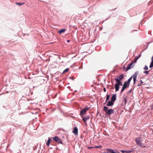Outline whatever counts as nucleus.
<instances>
[{
  "instance_id": "obj_1",
  "label": "nucleus",
  "mask_w": 153,
  "mask_h": 153,
  "mask_svg": "<svg viewBox=\"0 0 153 153\" xmlns=\"http://www.w3.org/2000/svg\"><path fill=\"white\" fill-rule=\"evenodd\" d=\"M138 73L137 72H135L134 73V74L133 75V77L134 80V84H135V83L136 82V78L137 77V75ZM132 76H131L128 80L127 81H126V82L128 84L130 85V83L131 82V80L132 79Z\"/></svg>"
},
{
  "instance_id": "obj_2",
  "label": "nucleus",
  "mask_w": 153,
  "mask_h": 153,
  "mask_svg": "<svg viewBox=\"0 0 153 153\" xmlns=\"http://www.w3.org/2000/svg\"><path fill=\"white\" fill-rule=\"evenodd\" d=\"M108 107L105 106H104V107L103 110L105 112L106 114L110 115V114H113L114 113V111L113 109H110L108 110Z\"/></svg>"
},
{
  "instance_id": "obj_3",
  "label": "nucleus",
  "mask_w": 153,
  "mask_h": 153,
  "mask_svg": "<svg viewBox=\"0 0 153 153\" xmlns=\"http://www.w3.org/2000/svg\"><path fill=\"white\" fill-rule=\"evenodd\" d=\"M115 80L116 83L115 84L114 87L116 91H117L119 90L120 86L122 85V84L121 81H120L118 79H115Z\"/></svg>"
},
{
  "instance_id": "obj_4",
  "label": "nucleus",
  "mask_w": 153,
  "mask_h": 153,
  "mask_svg": "<svg viewBox=\"0 0 153 153\" xmlns=\"http://www.w3.org/2000/svg\"><path fill=\"white\" fill-rule=\"evenodd\" d=\"M140 137H137L136 138L135 141L137 144L139 146H140L142 147H145L146 146L142 145L140 142Z\"/></svg>"
},
{
  "instance_id": "obj_5",
  "label": "nucleus",
  "mask_w": 153,
  "mask_h": 153,
  "mask_svg": "<svg viewBox=\"0 0 153 153\" xmlns=\"http://www.w3.org/2000/svg\"><path fill=\"white\" fill-rule=\"evenodd\" d=\"M129 85L126 82V81L124 82L123 84V86L122 87V89L121 90V93H122L123 92L126 88H128Z\"/></svg>"
},
{
  "instance_id": "obj_6",
  "label": "nucleus",
  "mask_w": 153,
  "mask_h": 153,
  "mask_svg": "<svg viewBox=\"0 0 153 153\" xmlns=\"http://www.w3.org/2000/svg\"><path fill=\"white\" fill-rule=\"evenodd\" d=\"M89 108L87 107V106L85 107L82 109L80 112V115L81 116H83V114H85L86 112L88 110Z\"/></svg>"
},
{
  "instance_id": "obj_7",
  "label": "nucleus",
  "mask_w": 153,
  "mask_h": 153,
  "mask_svg": "<svg viewBox=\"0 0 153 153\" xmlns=\"http://www.w3.org/2000/svg\"><path fill=\"white\" fill-rule=\"evenodd\" d=\"M53 139L55 141L59 143L62 144V142L61 139L58 137L55 136L53 138Z\"/></svg>"
},
{
  "instance_id": "obj_8",
  "label": "nucleus",
  "mask_w": 153,
  "mask_h": 153,
  "mask_svg": "<svg viewBox=\"0 0 153 153\" xmlns=\"http://www.w3.org/2000/svg\"><path fill=\"white\" fill-rule=\"evenodd\" d=\"M106 151L111 153H117L118 152V151L117 150H115L114 151V150L111 149H107L106 150Z\"/></svg>"
},
{
  "instance_id": "obj_9",
  "label": "nucleus",
  "mask_w": 153,
  "mask_h": 153,
  "mask_svg": "<svg viewBox=\"0 0 153 153\" xmlns=\"http://www.w3.org/2000/svg\"><path fill=\"white\" fill-rule=\"evenodd\" d=\"M116 99V94H113L111 98V101L114 102L115 101Z\"/></svg>"
},
{
  "instance_id": "obj_10",
  "label": "nucleus",
  "mask_w": 153,
  "mask_h": 153,
  "mask_svg": "<svg viewBox=\"0 0 153 153\" xmlns=\"http://www.w3.org/2000/svg\"><path fill=\"white\" fill-rule=\"evenodd\" d=\"M73 132L75 135H78V129L76 127L74 128L73 131Z\"/></svg>"
},
{
  "instance_id": "obj_11",
  "label": "nucleus",
  "mask_w": 153,
  "mask_h": 153,
  "mask_svg": "<svg viewBox=\"0 0 153 153\" xmlns=\"http://www.w3.org/2000/svg\"><path fill=\"white\" fill-rule=\"evenodd\" d=\"M124 76L123 74H121L119 75V76L117 77L118 78L116 79H117L119 80L120 81H121L124 78Z\"/></svg>"
},
{
  "instance_id": "obj_12",
  "label": "nucleus",
  "mask_w": 153,
  "mask_h": 153,
  "mask_svg": "<svg viewBox=\"0 0 153 153\" xmlns=\"http://www.w3.org/2000/svg\"><path fill=\"white\" fill-rule=\"evenodd\" d=\"M114 102L111 101H109L107 104V105L108 106H112L114 105Z\"/></svg>"
},
{
  "instance_id": "obj_13",
  "label": "nucleus",
  "mask_w": 153,
  "mask_h": 153,
  "mask_svg": "<svg viewBox=\"0 0 153 153\" xmlns=\"http://www.w3.org/2000/svg\"><path fill=\"white\" fill-rule=\"evenodd\" d=\"M90 118V117L89 116H86L84 117H82V119L83 121H84L85 123H86V121L88 120Z\"/></svg>"
},
{
  "instance_id": "obj_14",
  "label": "nucleus",
  "mask_w": 153,
  "mask_h": 153,
  "mask_svg": "<svg viewBox=\"0 0 153 153\" xmlns=\"http://www.w3.org/2000/svg\"><path fill=\"white\" fill-rule=\"evenodd\" d=\"M133 64V63H131L128 65L126 68V71H128V70L130 69L131 68V67Z\"/></svg>"
},
{
  "instance_id": "obj_15",
  "label": "nucleus",
  "mask_w": 153,
  "mask_h": 153,
  "mask_svg": "<svg viewBox=\"0 0 153 153\" xmlns=\"http://www.w3.org/2000/svg\"><path fill=\"white\" fill-rule=\"evenodd\" d=\"M66 31L65 29H61L58 31V33L59 34L64 32Z\"/></svg>"
},
{
  "instance_id": "obj_16",
  "label": "nucleus",
  "mask_w": 153,
  "mask_h": 153,
  "mask_svg": "<svg viewBox=\"0 0 153 153\" xmlns=\"http://www.w3.org/2000/svg\"><path fill=\"white\" fill-rule=\"evenodd\" d=\"M51 140V138H49L48 140L46 143V144L47 146H49V145L50 143Z\"/></svg>"
},
{
  "instance_id": "obj_17",
  "label": "nucleus",
  "mask_w": 153,
  "mask_h": 153,
  "mask_svg": "<svg viewBox=\"0 0 153 153\" xmlns=\"http://www.w3.org/2000/svg\"><path fill=\"white\" fill-rule=\"evenodd\" d=\"M24 3H25L24 2L22 3H19H19L16 2V4H17V5H19V6H20L24 4Z\"/></svg>"
},
{
  "instance_id": "obj_18",
  "label": "nucleus",
  "mask_w": 153,
  "mask_h": 153,
  "mask_svg": "<svg viewBox=\"0 0 153 153\" xmlns=\"http://www.w3.org/2000/svg\"><path fill=\"white\" fill-rule=\"evenodd\" d=\"M152 61L151 63L150 64V65L149 66L150 68H152L153 67V59H152Z\"/></svg>"
},
{
  "instance_id": "obj_19",
  "label": "nucleus",
  "mask_w": 153,
  "mask_h": 153,
  "mask_svg": "<svg viewBox=\"0 0 153 153\" xmlns=\"http://www.w3.org/2000/svg\"><path fill=\"white\" fill-rule=\"evenodd\" d=\"M110 97V96L109 95H107L105 102H107V100H108L109 99Z\"/></svg>"
},
{
  "instance_id": "obj_20",
  "label": "nucleus",
  "mask_w": 153,
  "mask_h": 153,
  "mask_svg": "<svg viewBox=\"0 0 153 153\" xmlns=\"http://www.w3.org/2000/svg\"><path fill=\"white\" fill-rule=\"evenodd\" d=\"M69 70V69L68 68H67L66 69H65L63 72L62 73L64 74L66 72H67L68 71V70Z\"/></svg>"
},
{
  "instance_id": "obj_21",
  "label": "nucleus",
  "mask_w": 153,
  "mask_h": 153,
  "mask_svg": "<svg viewBox=\"0 0 153 153\" xmlns=\"http://www.w3.org/2000/svg\"><path fill=\"white\" fill-rule=\"evenodd\" d=\"M123 101L124 102H125V105H126V102H127L126 97H125L124 98L123 100Z\"/></svg>"
},
{
  "instance_id": "obj_22",
  "label": "nucleus",
  "mask_w": 153,
  "mask_h": 153,
  "mask_svg": "<svg viewBox=\"0 0 153 153\" xmlns=\"http://www.w3.org/2000/svg\"><path fill=\"white\" fill-rule=\"evenodd\" d=\"M143 69L145 70H148V68L147 65H145L144 66V67L143 68Z\"/></svg>"
},
{
  "instance_id": "obj_23",
  "label": "nucleus",
  "mask_w": 153,
  "mask_h": 153,
  "mask_svg": "<svg viewBox=\"0 0 153 153\" xmlns=\"http://www.w3.org/2000/svg\"><path fill=\"white\" fill-rule=\"evenodd\" d=\"M139 59V58L137 57H135V59H134V62H137V59Z\"/></svg>"
},
{
  "instance_id": "obj_24",
  "label": "nucleus",
  "mask_w": 153,
  "mask_h": 153,
  "mask_svg": "<svg viewBox=\"0 0 153 153\" xmlns=\"http://www.w3.org/2000/svg\"><path fill=\"white\" fill-rule=\"evenodd\" d=\"M144 73H145V74H148L149 73V71H145L144 72Z\"/></svg>"
},
{
  "instance_id": "obj_25",
  "label": "nucleus",
  "mask_w": 153,
  "mask_h": 153,
  "mask_svg": "<svg viewBox=\"0 0 153 153\" xmlns=\"http://www.w3.org/2000/svg\"><path fill=\"white\" fill-rule=\"evenodd\" d=\"M101 147H102V146H96L94 147V148H101Z\"/></svg>"
},
{
  "instance_id": "obj_26",
  "label": "nucleus",
  "mask_w": 153,
  "mask_h": 153,
  "mask_svg": "<svg viewBox=\"0 0 153 153\" xmlns=\"http://www.w3.org/2000/svg\"><path fill=\"white\" fill-rule=\"evenodd\" d=\"M121 152L123 153H125V152H127V151L125 150H122L121 151Z\"/></svg>"
},
{
  "instance_id": "obj_27",
  "label": "nucleus",
  "mask_w": 153,
  "mask_h": 153,
  "mask_svg": "<svg viewBox=\"0 0 153 153\" xmlns=\"http://www.w3.org/2000/svg\"><path fill=\"white\" fill-rule=\"evenodd\" d=\"M94 148V147H88V149H92V148Z\"/></svg>"
},
{
  "instance_id": "obj_28",
  "label": "nucleus",
  "mask_w": 153,
  "mask_h": 153,
  "mask_svg": "<svg viewBox=\"0 0 153 153\" xmlns=\"http://www.w3.org/2000/svg\"><path fill=\"white\" fill-rule=\"evenodd\" d=\"M103 91L104 92H105L106 91V89L105 88H104L103 89Z\"/></svg>"
},
{
  "instance_id": "obj_29",
  "label": "nucleus",
  "mask_w": 153,
  "mask_h": 153,
  "mask_svg": "<svg viewBox=\"0 0 153 153\" xmlns=\"http://www.w3.org/2000/svg\"><path fill=\"white\" fill-rule=\"evenodd\" d=\"M142 84H141V83H140V84H138V86H141L142 85Z\"/></svg>"
},
{
  "instance_id": "obj_30",
  "label": "nucleus",
  "mask_w": 153,
  "mask_h": 153,
  "mask_svg": "<svg viewBox=\"0 0 153 153\" xmlns=\"http://www.w3.org/2000/svg\"><path fill=\"white\" fill-rule=\"evenodd\" d=\"M140 83H141V84H142L143 83V82L141 80H140Z\"/></svg>"
},
{
  "instance_id": "obj_31",
  "label": "nucleus",
  "mask_w": 153,
  "mask_h": 153,
  "mask_svg": "<svg viewBox=\"0 0 153 153\" xmlns=\"http://www.w3.org/2000/svg\"><path fill=\"white\" fill-rule=\"evenodd\" d=\"M131 91H132V89H131L128 92V93H131Z\"/></svg>"
},
{
  "instance_id": "obj_32",
  "label": "nucleus",
  "mask_w": 153,
  "mask_h": 153,
  "mask_svg": "<svg viewBox=\"0 0 153 153\" xmlns=\"http://www.w3.org/2000/svg\"><path fill=\"white\" fill-rule=\"evenodd\" d=\"M131 152V151H127V152L126 153H130Z\"/></svg>"
},
{
  "instance_id": "obj_33",
  "label": "nucleus",
  "mask_w": 153,
  "mask_h": 153,
  "mask_svg": "<svg viewBox=\"0 0 153 153\" xmlns=\"http://www.w3.org/2000/svg\"><path fill=\"white\" fill-rule=\"evenodd\" d=\"M141 56V54L139 55L138 56H137L138 58H139Z\"/></svg>"
},
{
  "instance_id": "obj_34",
  "label": "nucleus",
  "mask_w": 153,
  "mask_h": 153,
  "mask_svg": "<svg viewBox=\"0 0 153 153\" xmlns=\"http://www.w3.org/2000/svg\"><path fill=\"white\" fill-rule=\"evenodd\" d=\"M70 41V40H67V42H69Z\"/></svg>"
},
{
  "instance_id": "obj_35",
  "label": "nucleus",
  "mask_w": 153,
  "mask_h": 153,
  "mask_svg": "<svg viewBox=\"0 0 153 153\" xmlns=\"http://www.w3.org/2000/svg\"><path fill=\"white\" fill-rule=\"evenodd\" d=\"M120 153V152L118 151L117 153Z\"/></svg>"
},
{
  "instance_id": "obj_36",
  "label": "nucleus",
  "mask_w": 153,
  "mask_h": 153,
  "mask_svg": "<svg viewBox=\"0 0 153 153\" xmlns=\"http://www.w3.org/2000/svg\"><path fill=\"white\" fill-rule=\"evenodd\" d=\"M152 108H153V105H152Z\"/></svg>"
}]
</instances>
